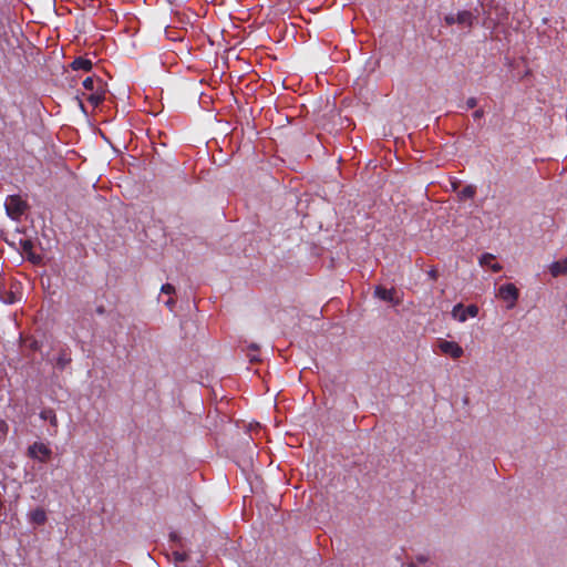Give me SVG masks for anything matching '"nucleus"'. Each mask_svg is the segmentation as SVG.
Segmentation results:
<instances>
[{
	"mask_svg": "<svg viewBox=\"0 0 567 567\" xmlns=\"http://www.w3.org/2000/svg\"><path fill=\"white\" fill-rule=\"evenodd\" d=\"M477 313L478 308L475 305L464 307L462 303H457L452 309V317L460 322H465L468 318H475Z\"/></svg>",
	"mask_w": 567,
	"mask_h": 567,
	"instance_id": "5",
	"label": "nucleus"
},
{
	"mask_svg": "<svg viewBox=\"0 0 567 567\" xmlns=\"http://www.w3.org/2000/svg\"><path fill=\"white\" fill-rule=\"evenodd\" d=\"M30 348L34 351L39 350V343L38 341H32V343L30 344Z\"/></svg>",
	"mask_w": 567,
	"mask_h": 567,
	"instance_id": "23",
	"label": "nucleus"
},
{
	"mask_svg": "<svg viewBox=\"0 0 567 567\" xmlns=\"http://www.w3.org/2000/svg\"><path fill=\"white\" fill-rule=\"evenodd\" d=\"M56 354L50 359V362L59 371L65 370L72 362V351L68 344H58L55 348Z\"/></svg>",
	"mask_w": 567,
	"mask_h": 567,
	"instance_id": "2",
	"label": "nucleus"
},
{
	"mask_svg": "<svg viewBox=\"0 0 567 567\" xmlns=\"http://www.w3.org/2000/svg\"><path fill=\"white\" fill-rule=\"evenodd\" d=\"M251 348H252L254 350H257V349H258L256 344H252V346H251Z\"/></svg>",
	"mask_w": 567,
	"mask_h": 567,
	"instance_id": "28",
	"label": "nucleus"
},
{
	"mask_svg": "<svg viewBox=\"0 0 567 567\" xmlns=\"http://www.w3.org/2000/svg\"><path fill=\"white\" fill-rule=\"evenodd\" d=\"M94 84H95V80L93 78H91V76L86 78L83 81V86L87 91H94Z\"/></svg>",
	"mask_w": 567,
	"mask_h": 567,
	"instance_id": "17",
	"label": "nucleus"
},
{
	"mask_svg": "<svg viewBox=\"0 0 567 567\" xmlns=\"http://www.w3.org/2000/svg\"><path fill=\"white\" fill-rule=\"evenodd\" d=\"M20 245L25 252H29L33 248V244L29 239L20 240Z\"/></svg>",
	"mask_w": 567,
	"mask_h": 567,
	"instance_id": "18",
	"label": "nucleus"
},
{
	"mask_svg": "<svg viewBox=\"0 0 567 567\" xmlns=\"http://www.w3.org/2000/svg\"><path fill=\"white\" fill-rule=\"evenodd\" d=\"M29 522L33 525L41 526L47 522V513L43 508L38 507L28 514Z\"/></svg>",
	"mask_w": 567,
	"mask_h": 567,
	"instance_id": "11",
	"label": "nucleus"
},
{
	"mask_svg": "<svg viewBox=\"0 0 567 567\" xmlns=\"http://www.w3.org/2000/svg\"><path fill=\"white\" fill-rule=\"evenodd\" d=\"M406 567H417V565L415 563H409Z\"/></svg>",
	"mask_w": 567,
	"mask_h": 567,
	"instance_id": "26",
	"label": "nucleus"
},
{
	"mask_svg": "<svg viewBox=\"0 0 567 567\" xmlns=\"http://www.w3.org/2000/svg\"><path fill=\"white\" fill-rule=\"evenodd\" d=\"M166 305L171 307L172 305H174V301L172 299H169L166 301Z\"/></svg>",
	"mask_w": 567,
	"mask_h": 567,
	"instance_id": "27",
	"label": "nucleus"
},
{
	"mask_svg": "<svg viewBox=\"0 0 567 567\" xmlns=\"http://www.w3.org/2000/svg\"><path fill=\"white\" fill-rule=\"evenodd\" d=\"M7 215L18 220L27 210V203L19 195H10L7 197L6 203Z\"/></svg>",
	"mask_w": 567,
	"mask_h": 567,
	"instance_id": "3",
	"label": "nucleus"
},
{
	"mask_svg": "<svg viewBox=\"0 0 567 567\" xmlns=\"http://www.w3.org/2000/svg\"><path fill=\"white\" fill-rule=\"evenodd\" d=\"M477 105V99L476 97H468L466 101V107L467 109H474Z\"/></svg>",
	"mask_w": 567,
	"mask_h": 567,
	"instance_id": "21",
	"label": "nucleus"
},
{
	"mask_svg": "<svg viewBox=\"0 0 567 567\" xmlns=\"http://www.w3.org/2000/svg\"><path fill=\"white\" fill-rule=\"evenodd\" d=\"M476 20L477 16L470 10H461L456 13H449L444 17V23L446 25L457 24L466 34L470 33Z\"/></svg>",
	"mask_w": 567,
	"mask_h": 567,
	"instance_id": "1",
	"label": "nucleus"
},
{
	"mask_svg": "<svg viewBox=\"0 0 567 567\" xmlns=\"http://www.w3.org/2000/svg\"><path fill=\"white\" fill-rule=\"evenodd\" d=\"M429 276H430L431 278L435 279V278H436V272H435V270H431V271L429 272Z\"/></svg>",
	"mask_w": 567,
	"mask_h": 567,
	"instance_id": "25",
	"label": "nucleus"
},
{
	"mask_svg": "<svg viewBox=\"0 0 567 567\" xmlns=\"http://www.w3.org/2000/svg\"><path fill=\"white\" fill-rule=\"evenodd\" d=\"M484 116V110L483 109H477L476 111H474L473 113V118L475 121H480L482 117Z\"/></svg>",
	"mask_w": 567,
	"mask_h": 567,
	"instance_id": "22",
	"label": "nucleus"
},
{
	"mask_svg": "<svg viewBox=\"0 0 567 567\" xmlns=\"http://www.w3.org/2000/svg\"><path fill=\"white\" fill-rule=\"evenodd\" d=\"M475 193V187L473 185H467L460 192V197L461 199L473 198Z\"/></svg>",
	"mask_w": 567,
	"mask_h": 567,
	"instance_id": "16",
	"label": "nucleus"
},
{
	"mask_svg": "<svg viewBox=\"0 0 567 567\" xmlns=\"http://www.w3.org/2000/svg\"><path fill=\"white\" fill-rule=\"evenodd\" d=\"M553 277H558L567 274V257L563 260L554 261L548 267Z\"/></svg>",
	"mask_w": 567,
	"mask_h": 567,
	"instance_id": "12",
	"label": "nucleus"
},
{
	"mask_svg": "<svg viewBox=\"0 0 567 567\" xmlns=\"http://www.w3.org/2000/svg\"><path fill=\"white\" fill-rule=\"evenodd\" d=\"M0 300L6 305H12L17 301V297L11 291H0Z\"/></svg>",
	"mask_w": 567,
	"mask_h": 567,
	"instance_id": "15",
	"label": "nucleus"
},
{
	"mask_svg": "<svg viewBox=\"0 0 567 567\" xmlns=\"http://www.w3.org/2000/svg\"><path fill=\"white\" fill-rule=\"evenodd\" d=\"M39 417L42 421L49 422L48 434L55 436L59 432V422L55 411L51 408H44L40 411Z\"/></svg>",
	"mask_w": 567,
	"mask_h": 567,
	"instance_id": "6",
	"label": "nucleus"
},
{
	"mask_svg": "<svg viewBox=\"0 0 567 567\" xmlns=\"http://www.w3.org/2000/svg\"><path fill=\"white\" fill-rule=\"evenodd\" d=\"M439 349L442 353L450 355L453 359H458L463 355V348L455 341L440 340Z\"/></svg>",
	"mask_w": 567,
	"mask_h": 567,
	"instance_id": "8",
	"label": "nucleus"
},
{
	"mask_svg": "<svg viewBox=\"0 0 567 567\" xmlns=\"http://www.w3.org/2000/svg\"><path fill=\"white\" fill-rule=\"evenodd\" d=\"M7 423L0 419V431H7Z\"/></svg>",
	"mask_w": 567,
	"mask_h": 567,
	"instance_id": "24",
	"label": "nucleus"
},
{
	"mask_svg": "<svg viewBox=\"0 0 567 567\" xmlns=\"http://www.w3.org/2000/svg\"><path fill=\"white\" fill-rule=\"evenodd\" d=\"M93 66V63L91 60L79 56L74 59V61L71 63V68L73 70H83V71H90Z\"/></svg>",
	"mask_w": 567,
	"mask_h": 567,
	"instance_id": "13",
	"label": "nucleus"
},
{
	"mask_svg": "<svg viewBox=\"0 0 567 567\" xmlns=\"http://www.w3.org/2000/svg\"><path fill=\"white\" fill-rule=\"evenodd\" d=\"M161 290L164 293L171 295V293H173L175 291V288L171 284H165V285L162 286Z\"/></svg>",
	"mask_w": 567,
	"mask_h": 567,
	"instance_id": "19",
	"label": "nucleus"
},
{
	"mask_svg": "<svg viewBox=\"0 0 567 567\" xmlns=\"http://www.w3.org/2000/svg\"><path fill=\"white\" fill-rule=\"evenodd\" d=\"M415 560L419 564H425L429 561V556L425 554H419V555H416Z\"/></svg>",
	"mask_w": 567,
	"mask_h": 567,
	"instance_id": "20",
	"label": "nucleus"
},
{
	"mask_svg": "<svg viewBox=\"0 0 567 567\" xmlns=\"http://www.w3.org/2000/svg\"><path fill=\"white\" fill-rule=\"evenodd\" d=\"M498 297L505 301H509L508 309L513 308L519 297L518 289L514 284H505L498 289Z\"/></svg>",
	"mask_w": 567,
	"mask_h": 567,
	"instance_id": "7",
	"label": "nucleus"
},
{
	"mask_svg": "<svg viewBox=\"0 0 567 567\" xmlns=\"http://www.w3.org/2000/svg\"><path fill=\"white\" fill-rule=\"evenodd\" d=\"M27 454L30 458L45 463L52 455V450L43 442H34L28 447Z\"/></svg>",
	"mask_w": 567,
	"mask_h": 567,
	"instance_id": "4",
	"label": "nucleus"
},
{
	"mask_svg": "<svg viewBox=\"0 0 567 567\" xmlns=\"http://www.w3.org/2000/svg\"><path fill=\"white\" fill-rule=\"evenodd\" d=\"M394 289H386L381 286H377L374 290V296L379 299L388 302H392L393 305H399V300H394Z\"/></svg>",
	"mask_w": 567,
	"mask_h": 567,
	"instance_id": "10",
	"label": "nucleus"
},
{
	"mask_svg": "<svg viewBox=\"0 0 567 567\" xmlns=\"http://www.w3.org/2000/svg\"><path fill=\"white\" fill-rule=\"evenodd\" d=\"M104 100V93L103 92H92L89 96H87V101L93 105V106H97L102 101Z\"/></svg>",
	"mask_w": 567,
	"mask_h": 567,
	"instance_id": "14",
	"label": "nucleus"
},
{
	"mask_svg": "<svg viewBox=\"0 0 567 567\" xmlns=\"http://www.w3.org/2000/svg\"><path fill=\"white\" fill-rule=\"evenodd\" d=\"M495 256L492 255V254H488V252H485L483 254L480 259H478V264L482 266V267H487L489 268L493 272H498L503 269L502 265L498 264V262H495Z\"/></svg>",
	"mask_w": 567,
	"mask_h": 567,
	"instance_id": "9",
	"label": "nucleus"
}]
</instances>
